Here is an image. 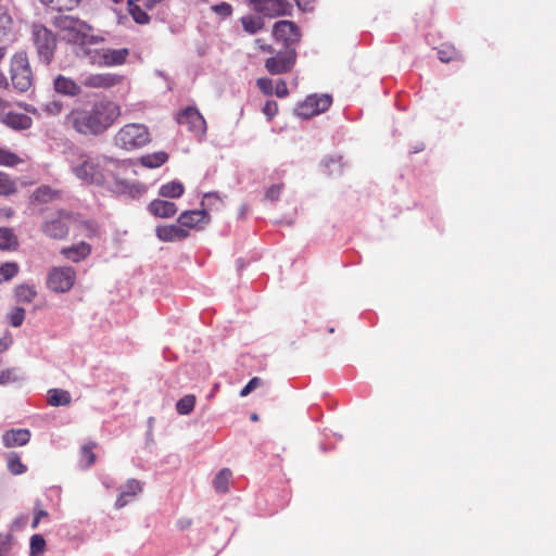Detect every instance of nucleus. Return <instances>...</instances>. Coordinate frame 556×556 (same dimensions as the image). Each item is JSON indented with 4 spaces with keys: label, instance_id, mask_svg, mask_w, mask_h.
Listing matches in <instances>:
<instances>
[{
    "label": "nucleus",
    "instance_id": "6",
    "mask_svg": "<svg viewBox=\"0 0 556 556\" xmlns=\"http://www.w3.org/2000/svg\"><path fill=\"white\" fill-rule=\"evenodd\" d=\"M31 39L38 58L45 64H50L56 49V37L51 29L42 24L31 26Z\"/></svg>",
    "mask_w": 556,
    "mask_h": 556
},
{
    "label": "nucleus",
    "instance_id": "33",
    "mask_svg": "<svg viewBox=\"0 0 556 556\" xmlns=\"http://www.w3.org/2000/svg\"><path fill=\"white\" fill-rule=\"evenodd\" d=\"M232 473L231 470L228 468L222 469L216 477L214 478L213 485L216 492L218 493H225L228 491L229 481Z\"/></svg>",
    "mask_w": 556,
    "mask_h": 556
},
{
    "label": "nucleus",
    "instance_id": "20",
    "mask_svg": "<svg viewBox=\"0 0 556 556\" xmlns=\"http://www.w3.org/2000/svg\"><path fill=\"white\" fill-rule=\"evenodd\" d=\"M148 211L155 217L169 218L177 213V206L173 202L155 199L148 205Z\"/></svg>",
    "mask_w": 556,
    "mask_h": 556
},
{
    "label": "nucleus",
    "instance_id": "36",
    "mask_svg": "<svg viewBox=\"0 0 556 556\" xmlns=\"http://www.w3.org/2000/svg\"><path fill=\"white\" fill-rule=\"evenodd\" d=\"M37 295L34 286L20 285L15 288V296L18 302L30 303Z\"/></svg>",
    "mask_w": 556,
    "mask_h": 556
},
{
    "label": "nucleus",
    "instance_id": "56",
    "mask_svg": "<svg viewBox=\"0 0 556 556\" xmlns=\"http://www.w3.org/2000/svg\"><path fill=\"white\" fill-rule=\"evenodd\" d=\"M191 526H192V519H191V518H180V519L177 521V527H178L180 530L189 529Z\"/></svg>",
    "mask_w": 556,
    "mask_h": 556
},
{
    "label": "nucleus",
    "instance_id": "50",
    "mask_svg": "<svg viewBox=\"0 0 556 556\" xmlns=\"http://www.w3.org/2000/svg\"><path fill=\"white\" fill-rule=\"evenodd\" d=\"M262 111L268 119H273L278 113V103L274 100H268Z\"/></svg>",
    "mask_w": 556,
    "mask_h": 556
},
{
    "label": "nucleus",
    "instance_id": "62",
    "mask_svg": "<svg viewBox=\"0 0 556 556\" xmlns=\"http://www.w3.org/2000/svg\"><path fill=\"white\" fill-rule=\"evenodd\" d=\"M8 86H9V83H8L5 75L2 72H0V88L5 89V88H8Z\"/></svg>",
    "mask_w": 556,
    "mask_h": 556
},
{
    "label": "nucleus",
    "instance_id": "52",
    "mask_svg": "<svg viewBox=\"0 0 556 556\" xmlns=\"http://www.w3.org/2000/svg\"><path fill=\"white\" fill-rule=\"evenodd\" d=\"M16 379L15 369H5L0 374V384L2 386L14 382Z\"/></svg>",
    "mask_w": 556,
    "mask_h": 556
},
{
    "label": "nucleus",
    "instance_id": "59",
    "mask_svg": "<svg viewBox=\"0 0 556 556\" xmlns=\"http://www.w3.org/2000/svg\"><path fill=\"white\" fill-rule=\"evenodd\" d=\"M26 112L28 113H31L36 116H39L40 115V112L37 108H35L34 105L31 104H20Z\"/></svg>",
    "mask_w": 556,
    "mask_h": 556
},
{
    "label": "nucleus",
    "instance_id": "61",
    "mask_svg": "<svg viewBox=\"0 0 556 556\" xmlns=\"http://www.w3.org/2000/svg\"><path fill=\"white\" fill-rule=\"evenodd\" d=\"M25 521H26V517H20V518L15 519V520L13 521L12 527H13L14 529H20V528L24 527Z\"/></svg>",
    "mask_w": 556,
    "mask_h": 556
},
{
    "label": "nucleus",
    "instance_id": "57",
    "mask_svg": "<svg viewBox=\"0 0 556 556\" xmlns=\"http://www.w3.org/2000/svg\"><path fill=\"white\" fill-rule=\"evenodd\" d=\"M14 211L12 207H0V217L10 219L14 216Z\"/></svg>",
    "mask_w": 556,
    "mask_h": 556
},
{
    "label": "nucleus",
    "instance_id": "27",
    "mask_svg": "<svg viewBox=\"0 0 556 556\" xmlns=\"http://www.w3.org/2000/svg\"><path fill=\"white\" fill-rule=\"evenodd\" d=\"M18 244V238L11 228L0 227V250L15 251Z\"/></svg>",
    "mask_w": 556,
    "mask_h": 556
},
{
    "label": "nucleus",
    "instance_id": "11",
    "mask_svg": "<svg viewBox=\"0 0 556 556\" xmlns=\"http://www.w3.org/2000/svg\"><path fill=\"white\" fill-rule=\"evenodd\" d=\"M273 36L285 48H294L301 40L300 28L294 22L288 20H281L274 24Z\"/></svg>",
    "mask_w": 556,
    "mask_h": 556
},
{
    "label": "nucleus",
    "instance_id": "1",
    "mask_svg": "<svg viewBox=\"0 0 556 556\" xmlns=\"http://www.w3.org/2000/svg\"><path fill=\"white\" fill-rule=\"evenodd\" d=\"M118 103L103 98L73 108L64 117V126L83 136H101L121 117Z\"/></svg>",
    "mask_w": 556,
    "mask_h": 556
},
{
    "label": "nucleus",
    "instance_id": "34",
    "mask_svg": "<svg viewBox=\"0 0 556 556\" xmlns=\"http://www.w3.org/2000/svg\"><path fill=\"white\" fill-rule=\"evenodd\" d=\"M7 466L12 475H22L27 470L26 465L22 463L21 457L16 452H11L8 454Z\"/></svg>",
    "mask_w": 556,
    "mask_h": 556
},
{
    "label": "nucleus",
    "instance_id": "39",
    "mask_svg": "<svg viewBox=\"0 0 556 556\" xmlns=\"http://www.w3.org/2000/svg\"><path fill=\"white\" fill-rule=\"evenodd\" d=\"M440 61L448 63L460 58L459 51L451 45H442L438 50Z\"/></svg>",
    "mask_w": 556,
    "mask_h": 556
},
{
    "label": "nucleus",
    "instance_id": "55",
    "mask_svg": "<svg viewBox=\"0 0 556 556\" xmlns=\"http://www.w3.org/2000/svg\"><path fill=\"white\" fill-rule=\"evenodd\" d=\"M255 43L260 47V49L263 52L270 53V54L275 52L273 46L264 43L262 39H256Z\"/></svg>",
    "mask_w": 556,
    "mask_h": 556
},
{
    "label": "nucleus",
    "instance_id": "16",
    "mask_svg": "<svg viewBox=\"0 0 556 556\" xmlns=\"http://www.w3.org/2000/svg\"><path fill=\"white\" fill-rule=\"evenodd\" d=\"M155 232L157 238L164 242L180 241L189 236V231L180 225L157 226Z\"/></svg>",
    "mask_w": 556,
    "mask_h": 556
},
{
    "label": "nucleus",
    "instance_id": "10",
    "mask_svg": "<svg viewBox=\"0 0 556 556\" xmlns=\"http://www.w3.org/2000/svg\"><path fill=\"white\" fill-rule=\"evenodd\" d=\"M252 9L265 17L289 16L292 13V4L288 0H248Z\"/></svg>",
    "mask_w": 556,
    "mask_h": 556
},
{
    "label": "nucleus",
    "instance_id": "28",
    "mask_svg": "<svg viewBox=\"0 0 556 556\" xmlns=\"http://www.w3.org/2000/svg\"><path fill=\"white\" fill-rule=\"evenodd\" d=\"M60 197V191L53 190L51 187L43 185L33 192L31 200L38 203H48L59 199Z\"/></svg>",
    "mask_w": 556,
    "mask_h": 556
},
{
    "label": "nucleus",
    "instance_id": "64",
    "mask_svg": "<svg viewBox=\"0 0 556 556\" xmlns=\"http://www.w3.org/2000/svg\"><path fill=\"white\" fill-rule=\"evenodd\" d=\"M5 53H7L5 48L0 47V63H1V62H2V60L4 59Z\"/></svg>",
    "mask_w": 556,
    "mask_h": 556
},
{
    "label": "nucleus",
    "instance_id": "22",
    "mask_svg": "<svg viewBox=\"0 0 556 556\" xmlns=\"http://www.w3.org/2000/svg\"><path fill=\"white\" fill-rule=\"evenodd\" d=\"M53 85L56 92L65 96L76 97L81 92L79 85H77L73 79L63 75L56 76Z\"/></svg>",
    "mask_w": 556,
    "mask_h": 556
},
{
    "label": "nucleus",
    "instance_id": "18",
    "mask_svg": "<svg viewBox=\"0 0 556 556\" xmlns=\"http://www.w3.org/2000/svg\"><path fill=\"white\" fill-rule=\"evenodd\" d=\"M90 253L91 245L85 241L61 249V254L73 263L86 260Z\"/></svg>",
    "mask_w": 556,
    "mask_h": 556
},
{
    "label": "nucleus",
    "instance_id": "17",
    "mask_svg": "<svg viewBox=\"0 0 556 556\" xmlns=\"http://www.w3.org/2000/svg\"><path fill=\"white\" fill-rule=\"evenodd\" d=\"M1 122L15 130H25L30 128L33 125L30 116L16 112L1 113Z\"/></svg>",
    "mask_w": 556,
    "mask_h": 556
},
{
    "label": "nucleus",
    "instance_id": "38",
    "mask_svg": "<svg viewBox=\"0 0 556 556\" xmlns=\"http://www.w3.org/2000/svg\"><path fill=\"white\" fill-rule=\"evenodd\" d=\"M197 399L193 394H187L176 403V410L179 415H189L195 406Z\"/></svg>",
    "mask_w": 556,
    "mask_h": 556
},
{
    "label": "nucleus",
    "instance_id": "19",
    "mask_svg": "<svg viewBox=\"0 0 556 556\" xmlns=\"http://www.w3.org/2000/svg\"><path fill=\"white\" fill-rule=\"evenodd\" d=\"M30 440L28 429H11L3 433L2 442L5 447L23 446Z\"/></svg>",
    "mask_w": 556,
    "mask_h": 556
},
{
    "label": "nucleus",
    "instance_id": "54",
    "mask_svg": "<svg viewBox=\"0 0 556 556\" xmlns=\"http://www.w3.org/2000/svg\"><path fill=\"white\" fill-rule=\"evenodd\" d=\"M274 92L278 98H286L289 94L287 83L282 79L278 80Z\"/></svg>",
    "mask_w": 556,
    "mask_h": 556
},
{
    "label": "nucleus",
    "instance_id": "4",
    "mask_svg": "<svg viewBox=\"0 0 556 556\" xmlns=\"http://www.w3.org/2000/svg\"><path fill=\"white\" fill-rule=\"evenodd\" d=\"M11 81L18 92L27 91L34 81V74L26 52H16L11 59Z\"/></svg>",
    "mask_w": 556,
    "mask_h": 556
},
{
    "label": "nucleus",
    "instance_id": "42",
    "mask_svg": "<svg viewBox=\"0 0 556 556\" xmlns=\"http://www.w3.org/2000/svg\"><path fill=\"white\" fill-rule=\"evenodd\" d=\"M22 160L18 155L0 148V165L12 167L20 164Z\"/></svg>",
    "mask_w": 556,
    "mask_h": 556
},
{
    "label": "nucleus",
    "instance_id": "29",
    "mask_svg": "<svg viewBox=\"0 0 556 556\" xmlns=\"http://www.w3.org/2000/svg\"><path fill=\"white\" fill-rule=\"evenodd\" d=\"M168 160V155L164 151H159L150 154H146L140 157V163L147 168H156L165 164Z\"/></svg>",
    "mask_w": 556,
    "mask_h": 556
},
{
    "label": "nucleus",
    "instance_id": "53",
    "mask_svg": "<svg viewBox=\"0 0 556 556\" xmlns=\"http://www.w3.org/2000/svg\"><path fill=\"white\" fill-rule=\"evenodd\" d=\"M262 380L258 377L252 378L248 384L240 391V396L244 397L249 395L255 388L261 386Z\"/></svg>",
    "mask_w": 556,
    "mask_h": 556
},
{
    "label": "nucleus",
    "instance_id": "25",
    "mask_svg": "<svg viewBox=\"0 0 556 556\" xmlns=\"http://www.w3.org/2000/svg\"><path fill=\"white\" fill-rule=\"evenodd\" d=\"M47 402L50 406H68L72 402L71 393L63 389H50L47 394Z\"/></svg>",
    "mask_w": 556,
    "mask_h": 556
},
{
    "label": "nucleus",
    "instance_id": "30",
    "mask_svg": "<svg viewBox=\"0 0 556 556\" xmlns=\"http://www.w3.org/2000/svg\"><path fill=\"white\" fill-rule=\"evenodd\" d=\"M241 24L243 29L251 35H254L257 31L262 30L265 25L262 17L253 15L242 16Z\"/></svg>",
    "mask_w": 556,
    "mask_h": 556
},
{
    "label": "nucleus",
    "instance_id": "58",
    "mask_svg": "<svg viewBox=\"0 0 556 556\" xmlns=\"http://www.w3.org/2000/svg\"><path fill=\"white\" fill-rule=\"evenodd\" d=\"M165 0H144L143 2V7L146 10H152L153 8H155L157 4L164 2Z\"/></svg>",
    "mask_w": 556,
    "mask_h": 556
},
{
    "label": "nucleus",
    "instance_id": "46",
    "mask_svg": "<svg viewBox=\"0 0 556 556\" xmlns=\"http://www.w3.org/2000/svg\"><path fill=\"white\" fill-rule=\"evenodd\" d=\"M256 86L265 96H271L274 92L273 80L268 77L258 78Z\"/></svg>",
    "mask_w": 556,
    "mask_h": 556
},
{
    "label": "nucleus",
    "instance_id": "63",
    "mask_svg": "<svg viewBox=\"0 0 556 556\" xmlns=\"http://www.w3.org/2000/svg\"><path fill=\"white\" fill-rule=\"evenodd\" d=\"M298 4V7L303 10V11H306V10H309L308 8V2H306L305 0H294Z\"/></svg>",
    "mask_w": 556,
    "mask_h": 556
},
{
    "label": "nucleus",
    "instance_id": "8",
    "mask_svg": "<svg viewBox=\"0 0 556 556\" xmlns=\"http://www.w3.org/2000/svg\"><path fill=\"white\" fill-rule=\"evenodd\" d=\"M74 216L66 211H59L48 217L41 225L42 233L53 240H64L70 232Z\"/></svg>",
    "mask_w": 556,
    "mask_h": 556
},
{
    "label": "nucleus",
    "instance_id": "9",
    "mask_svg": "<svg viewBox=\"0 0 556 556\" xmlns=\"http://www.w3.org/2000/svg\"><path fill=\"white\" fill-rule=\"evenodd\" d=\"M298 53L295 48H283L276 55L265 61V68L271 75L287 74L292 71L295 65Z\"/></svg>",
    "mask_w": 556,
    "mask_h": 556
},
{
    "label": "nucleus",
    "instance_id": "43",
    "mask_svg": "<svg viewBox=\"0 0 556 556\" xmlns=\"http://www.w3.org/2000/svg\"><path fill=\"white\" fill-rule=\"evenodd\" d=\"M63 104L60 101L51 100L48 101L40 106V111L47 115L55 116L59 115L62 111Z\"/></svg>",
    "mask_w": 556,
    "mask_h": 556
},
{
    "label": "nucleus",
    "instance_id": "47",
    "mask_svg": "<svg viewBox=\"0 0 556 556\" xmlns=\"http://www.w3.org/2000/svg\"><path fill=\"white\" fill-rule=\"evenodd\" d=\"M13 544V536L9 533L0 534V556H5Z\"/></svg>",
    "mask_w": 556,
    "mask_h": 556
},
{
    "label": "nucleus",
    "instance_id": "48",
    "mask_svg": "<svg viewBox=\"0 0 556 556\" xmlns=\"http://www.w3.org/2000/svg\"><path fill=\"white\" fill-rule=\"evenodd\" d=\"M213 12L223 18L228 17L232 14V7L228 2H220L212 7Z\"/></svg>",
    "mask_w": 556,
    "mask_h": 556
},
{
    "label": "nucleus",
    "instance_id": "49",
    "mask_svg": "<svg viewBox=\"0 0 556 556\" xmlns=\"http://www.w3.org/2000/svg\"><path fill=\"white\" fill-rule=\"evenodd\" d=\"M283 190V184L270 186L265 193V198L269 201H277Z\"/></svg>",
    "mask_w": 556,
    "mask_h": 556
},
{
    "label": "nucleus",
    "instance_id": "35",
    "mask_svg": "<svg viewBox=\"0 0 556 556\" xmlns=\"http://www.w3.org/2000/svg\"><path fill=\"white\" fill-rule=\"evenodd\" d=\"M128 12L137 24L146 25L150 22L148 13L138 4L132 3V0L127 1Z\"/></svg>",
    "mask_w": 556,
    "mask_h": 556
},
{
    "label": "nucleus",
    "instance_id": "44",
    "mask_svg": "<svg viewBox=\"0 0 556 556\" xmlns=\"http://www.w3.org/2000/svg\"><path fill=\"white\" fill-rule=\"evenodd\" d=\"M12 25V17L5 12H0V39L11 31Z\"/></svg>",
    "mask_w": 556,
    "mask_h": 556
},
{
    "label": "nucleus",
    "instance_id": "45",
    "mask_svg": "<svg viewBox=\"0 0 556 556\" xmlns=\"http://www.w3.org/2000/svg\"><path fill=\"white\" fill-rule=\"evenodd\" d=\"M10 324L13 327H18L25 319V309L22 307H15L9 315Z\"/></svg>",
    "mask_w": 556,
    "mask_h": 556
},
{
    "label": "nucleus",
    "instance_id": "26",
    "mask_svg": "<svg viewBox=\"0 0 556 556\" xmlns=\"http://www.w3.org/2000/svg\"><path fill=\"white\" fill-rule=\"evenodd\" d=\"M98 446L97 442L90 441L84 444L79 450V466L83 469L91 467L97 459L94 448Z\"/></svg>",
    "mask_w": 556,
    "mask_h": 556
},
{
    "label": "nucleus",
    "instance_id": "51",
    "mask_svg": "<svg viewBox=\"0 0 556 556\" xmlns=\"http://www.w3.org/2000/svg\"><path fill=\"white\" fill-rule=\"evenodd\" d=\"M48 517H49L48 511L42 509L40 507V503L37 502L36 503V509H35L34 519H33V522H31V528L36 529L38 527L39 522L41 521V519L48 518Z\"/></svg>",
    "mask_w": 556,
    "mask_h": 556
},
{
    "label": "nucleus",
    "instance_id": "41",
    "mask_svg": "<svg viewBox=\"0 0 556 556\" xmlns=\"http://www.w3.org/2000/svg\"><path fill=\"white\" fill-rule=\"evenodd\" d=\"M29 556H41L46 551V541L41 534H34L29 543Z\"/></svg>",
    "mask_w": 556,
    "mask_h": 556
},
{
    "label": "nucleus",
    "instance_id": "15",
    "mask_svg": "<svg viewBox=\"0 0 556 556\" xmlns=\"http://www.w3.org/2000/svg\"><path fill=\"white\" fill-rule=\"evenodd\" d=\"M122 80V77L110 73H98L87 76L83 80V85L88 88H102L108 89L116 86Z\"/></svg>",
    "mask_w": 556,
    "mask_h": 556
},
{
    "label": "nucleus",
    "instance_id": "21",
    "mask_svg": "<svg viewBox=\"0 0 556 556\" xmlns=\"http://www.w3.org/2000/svg\"><path fill=\"white\" fill-rule=\"evenodd\" d=\"M142 491L140 481L136 479L127 480L126 484L122 488V491L115 502V507L121 509L128 504L129 497H135Z\"/></svg>",
    "mask_w": 556,
    "mask_h": 556
},
{
    "label": "nucleus",
    "instance_id": "5",
    "mask_svg": "<svg viewBox=\"0 0 556 556\" xmlns=\"http://www.w3.org/2000/svg\"><path fill=\"white\" fill-rule=\"evenodd\" d=\"M72 172L85 184L100 186L104 182L99 160L86 153L78 155L77 162L72 164Z\"/></svg>",
    "mask_w": 556,
    "mask_h": 556
},
{
    "label": "nucleus",
    "instance_id": "13",
    "mask_svg": "<svg viewBox=\"0 0 556 556\" xmlns=\"http://www.w3.org/2000/svg\"><path fill=\"white\" fill-rule=\"evenodd\" d=\"M180 125H186L189 131L195 136H203L206 132V122L199 110L194 106H187L176 117Z\"/></svg>",
    "mask_w": 556,
    "mask_h": 556
},
{
    "label": "nucleus",
    "instance_id": "2",
    "mask_svg": "<svg viewBox=\"0 0 556 556\" xmlns=\"http://www.w3.org/2000/svg\"><path fill=\"white\" fill-rule=\"evenodd\" d=\"M52 25L64 40L77 47L79 45H99L105 41L103 36L93 34V27L90 24L72 15H55Z\"/></svg>",
    "mask_w": 556,
    "mask_h": 556
},
{
    "label": "nucleus",
    "instance_id": "14",
    "mask_svg": "<svg viewBox=\"0 0 556 556\" xmlns=\"http://www.w3.org/2000/svg\"><path fill=\"white\" fill-rule=\"evenodd\" d=\"M211 217L205 208L185 211L178 217V223L182 228H197L200 225H206Z\"/></svg>",
    "mask_w": 556,
    "mask_h": 556
},
{
    "label": "nucleus",
    "instance_id": "40",
    "mask_svg": "<svg viewBox=\"0 0 556 556\" xmlns=\"http://www.w3.org/2000/svg\"><path fill=\"white\" fill-rule=\"evenodd\" d=\"M18 265L14 262H7L0 265V283L7 282L14 278L18 273Z\"/></svg>",
    "mask_w": 556,
    "mask_h": 556
},
{
    "label": "nucleus",
    "instance_id": "12",
    "mask_svg": "<svg viewBox=\"0 0 556 556\" xmlns=\"http://www.w3.org/2000/svg\"><path fill=\"white\" fill-rule=\"evenodd\" d=\"M332 104V98L329 94H312L298 108V114L308 118L326 112Z\"/></svg>",
    "mask_w": 556,
    "mask_h": 556
},
{
    "label": "nucleus",
    "instance_id": "31",
    "mask_svg": "<svg viewBox=\"0 0 556 556\" xmlns=\"http://www.w3.org/2000/svg\"><path fill=\"white\" fill-rule=\"evenodd\" d=\"M45 5L62 12V11H72L77 8L80 3V0H39Z\"/></svg>",
    "mask_w": 556,
    "mask_h": 556
},
{
    "label": "nucleus",
    "instance_id": "3",
    "mask_svg": "<svg viewBox=\"0 0 556 556\" xmlns=\"http://www.w3.org/2000/svg\"><path fill=\"white\" fill-rule=\"evenodd\" d=\"M114 144L125 151L141 149L150 143L151 135L148 127L140 123L122 126L114 135Z\"/></svg>",
    "mask_w": 556,
    "mask_h": 556
},
{
    "label": "nucleus",
    "instance_id": "32",
    "mask_svg": "<svg viewBox=\"0 0 556 556\" xmlns=\"http://www.w3.org/2000/svg\"><path fill=\"white\" fill-rule=\"evenodd\" d=\"M184 185L179 181L167 182L160 188V195L163 198H179L184 193Z\"/></svg>",
    "mask_w": 556,
    "mask_h": 556
},
{
    "label": "nucleus",
    "instance_id": "60",
    "mask_svg": "<svg viewBox=\"0 0 556 556\" xmlns=\"http://www.w3.org/2000/svg\"><path fill=\"white\" fill-rule=\"evenodd\" d=\"M212 199H218L217 194L216 193H213V192H210V193H205L204 197H203V200H202V206L208 204V202L212 200Z\"/></svg>",
    "mask_w": 556,
    "mask_h": 556
},
{
    "label": "nucleus",
    "instance_id": "24",
    "mask_svg": "<svg viewBox=\"0 0 556 556\" xmlns=\"http://www.w3.org/2000/svg\"><path fill=\"white\" fill-rule=\"evenodd\" d=\"M93 45H79L77 54L80 58H85L90 64L99 67H103V48H93Z\"/></svg>",
    "mask_w": 556,
    "mask_h": 556
},
{
    "label": "nucleus",
    "instance_id": "37",
    "mask_svg": "<svg viewBox=\"0 0 556 556\" xmlns=\"http://www.w3.org/2000/svg\"><path fill=\"white\" fill-rule=\"evenodd\" d=\"M16 192V182L8 174L0 172V195L9 197Z\"/></svg>",
    "mask_w": 556,
    "mask_h": 556
},
{
    "label": "nucleus",
    "instance_id": "23",
    "mask_svg": "<svg viewBox=\"0 0 556 556\" xmlns=\"http://www.w3.org/2000/svg\"><path fill=\"white\" fill-rule=\"evenodd\" d=\"M129 55L127 48L121 49H104L103 50V67L117 66L126 62Z\"/></svg>",
    "mask_w": 556,
    "mask_h": 556
},
{
    "label": "nucleus",
    "instance_id": "7",
    "mask_svg": "<svg viewBox=\"0 0 556 556\" xmlns=\"http://www.w3.org/2000/svg\"><path fill=\"white\" fill-rule=\"evenodd\" d=\"M76 270L71 266H53L48 270L46 285L54 293H66L76 282Z\"/></svg>",
    "mask_w": 556,
    "mask_h": 556
}]
</instances>
